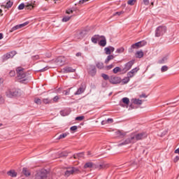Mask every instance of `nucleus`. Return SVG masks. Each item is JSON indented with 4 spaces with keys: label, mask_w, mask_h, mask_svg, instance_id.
<instances>
[{
    "label": "nucleus",
    "mask_w": 179,
    "mask_h": 179,
    "mask_svg": "<svg viewBox=\"0 0 179 179\" xmlns=\"http://www.w3.org/2000/svg\"><path fill=\"white\" fill-rule=\"evenodd\" d=\"M167 62V57H164L162 59L159 60V64H166Z\"/></svg>",
    "instance_id": "nucleus-40"
},
{
    "label": "nucleus",
    "mask_w": 179,
    "mask_h": 179,
    "mask_svg": "<svg viewBox=\"0 0 179 179\" xmlns=\"http://www.w3.org/2000/svg\"><path fill=\"white\" fill-rule=\"evenodd\" d=\"M124 104L127 106V108H128V105L129 104V99L128 97L122 98V101L120 102V107H125Z\"/></svg>",
    "instance_id": "nucleus-14"
},
{
    "label": "nucleus",
    "mask_w": 179,
    "mask_h": 179,
    "mask_svg": "<svg viewBox=\"0 0 179 179\" xmlns=\"http://www.w3.org/2000/svg\"><path fill=\"white\" fill-rule=\"evenodd\" d=\"M71 114V109H65L60 111V115L62 117H66V115H69Z\"/></svg>",
    "instance_id": "nucleus-19"
},
{
    "label": "nucleus",
    "mask_w": 179,
    "mask_h": 179,
    "mask_svg": "<svg viewBox=\"0 0 179 179\" xmlns=\"http://www.w3.org/2000/svg\"><path fill=\"white\" fill-rule=\"evenodd\" d=\"M101 36L100 35H94V36H92L91 38V41L92 43H93L94 44H97V41H99V40H100Z\"/></svg>",
    "instance_id": "nucleus-17"
},
{
    "label": "nucleus",
    "mask_w": 179,
    "mask_h": 179,
    "mask_svg": "<svg viewBox=\"0 0 179 179\" xmlns=\"http://www.w3.org/2000/svg\"><path fill=\"white\" fill-rule=\"evenodd\" d=\"M59 157H66L68 156V152L64 151L59 153Z\"/></svg>",
    "instance_id": "nucleus-39"
},
{
    "label": "nucleus",
    "mask_w": 179,
    "mask_h": 179,
    "mask_svg": "<svg viewBox=\"0 0 179 179\" xmlns=\"http://www.w3.org/2000/svg\"><path fill=\"white\" fill-rule=\"evenodd\" d=\"M71 89L72 88H69L66 90H64L63 94H64L65 96H69V94L71 93Z\"/></svg>",
    "instance_id": "nucleus-43"
},
{
    "label": "nucleus",
    "mask_w": 179,
    "mask_h": 179,
    "mask_svg": "<svg viewBox=\"0 0 179 179\" xmlns=\"http://www.w3.org/2000/svg\"><path fill=\"white\" fill-rule=\"evenodd\" d=\"M116 57H117V55H109L105 59V64L107 65V64H108V62H110V61H111V59H114V58H115Z\"/></svg>",
    "instance_id": "nucleus-20"
},
{
    "label": "nucleus",
    "mask_w": 179,
    "mask_h": 179,
    "mask_svg": "<svg viewBox=\"0 0 179 179\" xmlns=\"http://www.w3.org/2000/svg\"><path fill=\"white\" fill-rule=\"evenodd\" d=\"M24 8H26V3H21L19 6H18V10H23V9H24Z\"/></svg>",
    "instance_id": "nucleus-36"
},
{
    "label": "nucleus",
    "mask_w": 179,
    "mask_h": 179,
    "mask_svg": "<svg viewBox=\"0 0 179 179\" xmlns=\"http://www.w3.org/2000/svg\"><path fill=\"white\" fill-rule=\"evenodd\" d=\"M19 29H20V28H19V24H17V25L11 28V29L10 30V33H12L13 31H15V30H19Z\"/></svg>",
    "instance_id": "nucleus-42"
},
{
    "label": "nucleus",
    "mask_w": 179,
    "mask_h": 179,
    "mask_svg": "<svg viewBox=\"0 0 179 179\" xmlns=\"http://www.w3.org/2000/svg\"><path fill=\"white\" fill-rule=\"evenodd\" d=\"M179 160V157L176 156L174 159H173V162L174 163H177V162H178Z\"/></svg>",
    "instance_id": "nucleus-62"
},
{
    "label": "nucleus",
    "mask_w": 179,
    "mask_h": 179,
    "mask_svg": "<svg viewBox=\"0 0 179 179\" xmlns=\"http://www.w3.org/2000/svg\"><path fill=\"white\" fill-rule=\"evenodd\" d=\"M14 75H15V71H10V76H13Z\"/></svg>",
    "instance_id": "nucleus-64"
},
{
    "label": "nucleus",
    "mask_w": 179,
    "mask_h": 179,
    "mask_svg": "<svg viewBox=\"0 0 179 179\" xmlns=\"http://www.w3.org/2000/svg\"><path fill=\"white\" fill-rule=\"evenodd\" d=\"M115 134L117 135V136H118V138H122L127 135V132H124L121 130H117V131H115Z\"/></svg>",
    "instance_id": "nucleus-18"
},
{
    "label": "nucleus",
    "mask_w": 179,
    "mask_h": 179,
    "mask_svg": "<svg viewBox=\"0 0 179 179\" xmlns=\"http://www.w3.org/2000/svg\"><path fill=\"white\" fill-rule=\"evenodd\" d=\"M147 137H148V134L146 132H142V133L136 134V136H134V139H136V141H141L142 139H145V138H147Z\"/></svg>",
    "instance_id": "nucleus-13"
},
{
    "label": "nucleus",
    "mask_w": 179,
    "mask_h": 179,
    "mask_svg": "<svg viewBox=\"0 0 179 179\" xmlns=\"http://www.w3.org/2000/svg\"><path fill=\"white\" fill-rule=\"evenodd\" d=\"M29 21H27L22 24H18V27L20 29H23V27H25V26H27V24H29Z\"/></svg>",
    "instance_id": "nucleus-41"
},
{
    "label": "nucleus",
    "mask_w": 179,
    "mask_h": 179,
    "mask_svg": "<svg viewBox=\"0 0 179 179\" xmlns=\"http://www.w3.org/2000/svg\"><path fill=\"white\" fill-rule=\"evenodd\" d=\"M93 167V162H87L84 165V169H92Z\"/></svg>",
    "instance_id": "nucleus-26"
},
{
    "label": "nucleus",
    "mask_w": 179,
    "mask_h": 179,
    "mask_svg": "<svg viewBox=\"0 0 179 179\" xmlns=\"http://www.w3.org/2000/svg\"><path fill=\"white\" fill-rule=\"evenodd\" d=\"M83 156H84L83 152H80V153H77V154L73 155V157L75 159H80V158L83 157Z\"/></svg>",
    "instance_id": "nucleus-25"
},
{
    "label": "nucleus",
    "mask_w": 179,
    "mask_h": 179,
    "mask_svg": "<svg viewBox=\"0 0 179 179\" xmlns=\"http://www.w3.org/2000/svg\"><path fill=\"white\" fill-rule=\"evenodd\" d=\"M125 51V49L124 48H117L115 51L117 54H122V52H124Z\"/></svg>",
    "instance_id": "nucleus-44"
},
{
    "label": "nucleus",
    "mask_w": 179,
    "mask_h": 179,
    "mask_svg": "<svg viewBox=\"0 0 179 179\" xmlns=\"http://www.w3.org/2000/svg\"><path fill=\"white\" fill-rule=\"evenodd\" d=\"M57 63L58 65L62 66L65 64V59H63L62 57H58L57 59Z\"/></svg>",
    "instance_id": "nucleus-22"
},
{
    "label": "nucleus",
    "mask_w": 179,
    "mask_h": 179,
    "mask_svg": "<svg viewBox=\"0 0 179 179\" xmlns=\"http://www.w3.org/2000/svg\"><path fill=\"white\" fill-rule=\"evenodd\" d=\"M79 169L77 167H72L71 169L66 170L64 173L65 177H69V176H72L74 173H79Z\"/></svg>",
    "instance_id": "nucleus-7"
},
{
    "label": "nucleus",
    "mask_w": 179,
    "mask_h": 179,
    "mask_svg": "<svg viewBox=\"0 0 179 179\" xmlns=\"http://www.w3.org/2000/svg\"><path fill=\"white\" fill-rule=\"evenodd\" d=\"M68 135H69V133L62 134L58 136L57 139H64V138H66Z\"/></svg>",
    "instance_id": "nucleus-31"
},
{
    "label": "nucleus",
    "mask_w": 179,
    "mask_h": 179,
    "mask_svg": "<svg viewBox=\"0 0 179 179\" xmlns=\"http://www.w3.org/2000/svg\"><path fill=\"white\" fill-rule=\"evenodd\" d=\"M139 97L141 99H146V97H148V96L146 95V94H142L141 95L139 96Z\"/></svg>",
    "instance_id": "nucleus-61"
},
{
    "label": "nucleus",
    "mask_w": 179,
    "mask_h": 179,
    "mask_svg": "<svg viewBox=\"0 0 179 179\" xmlns=\"http://www.w3.org/2000/svg\"><path fill=\"white\" fill-rule=\"evenodd\" d=\"M34 103H36V104H41V100L40 99H34Z\"/></svg>",
    "instance_id": "nucleus-55"
},
{
    "label": "nucleus",
    "mask_w": 179,
    "mask_h": 179,
    "mask_svg": "<svg viewBox=\"0 0 179 179\" xmlns=\"http://www.w3.org/2000/svg\"><path fill=\"white\" fill-rule=\"evenodd\" d=\"M130 80H131V79L129 78L128 77H124L122 80V85H127V83H128Z\"/></svg>",
    "instance_id": "nucleus-28"
},
{
    "label": "nucleus",
    "mask_w": 179,
    "mask_h": 179,
    "mask_svg": "<svg viewBox=\"0 0 179 179\" xmlns=\"http://www.w3.org/2000/svg\"><path fill=\"white\" fill-rule=\"evenodd\" d=\"M107 82H106V81H103V83H102V87H107Z\"/></svg>",
    "instance_id": "nucleus-63"
},
{
    "label": "nucleus",
    "mask_w": 179,
    "mask_h": 179,
    "mask_svg": "<svg viewBox=\"0 0 179 179\" xmlns=\"http://www.w3.org/2000/svg\"><path fill=\"white\" fill-rule=\"evenodd\" d=\"M36 8V1H31L25 3V8L28 10H31V9H34Z\"/></svg>",
    "instance_id": "nucleus-11"
},
{
    "label": "nucleus",
    "mask_w": 179,
    "mask_h": 179,
    "mask_svg": "<svg viewBox=\"0 0 179 179\" xmlns=\"http://www.w3.org/2000/svg\"><path fill=\"white\" fill-rule=\"evenodd\" d=\"M62 22H69V20H71V17L69 16H65L62 18Z\"/></svg>",
    "instance_id": "nucleus-49"
},
{
    "label": "nucleus",
    "mask_w": 179,
    "mask_h": 179,
    "mask_svg": "<svg viewBox=\"0 0 179 179\" xmlns=\"http://www.w3.org/2000/svg\"><path fill=\"white\" fill-rule=\"evenodd\" d=\"M31 59L33 61H37V59H40V56L38 55L31 56Z\"/></svg>",
    "instance_id": "nucleus-48"
},
{
    "label": "nucleus",
    "mask_w": 179,
    "mask_h": 179,
    "mask_svg": "<svg viewBox=\"0 0 179 179\" xmlns=\"http://www.w3.org/2000/svg\"><path fill=\"white\" fill-rule=\"evenodd\" d=\"M58 100H59V97L58 96H55L53 98V101H55V103H57V101H58Z\"/></svg>",
    "instance_id": "nucleus-60"
},
{
    "label": "nucleus",
    "mask_w": 179,
    "mask_h": 179,
    "mask_svg": "<svg viewBox=\"0 0 179 179\" xmlns=\"http://www.w3.org/2000/svg\"><path fill=\"white\" fill-rule=\"evenodd\" d=\"M16 72H17V76L20 79H23L26 78V74L24 73V72H23V68L17 67L16 69Z\"/></svg>",
    "instance_id": "nucleus-10"
},
{
    "label": "nucleus",
    "mask_w": 179,
    "mask_h": 179,
    "mask_svg": "<svg viewBox=\"0 0 179 179\" xmlns=\"http://www.w3.org/2000/svg\"><path fill=\"white\" fill-rule=\"evenodd\" d=\"M136 58H142L143 57V52L141 51H137L136 53Z\"/></svg>",
    "instance_id": "nucleus-29"
},
{
    "label": "nucleus",
    "mask_w": 179,
    "mask_h": 179,
    "mask_svg": "<svg viewBox=\"0 0 179 179\" xmlns=\"http://www.w3.org/2000/svg\"><path fill=\"white\" fill-rule=\"evenodd\" d=\"M135 141V136H131L130 138H127L124 141L119 143L117 146L120 148L121 146H124V145H129V143H134Z\"/></svg>",
    "instance_id": "nucleus-8"
},
{
    "label": "nucleus",
    "mask_w": 179,
    "mask_h": 179,
    "mask_svg": "<svg viewBox=\"0 0 179 179\" xmlns=\"http://www.w3.org/2000/svg\"><path fill=\"white\" fill-rule=\"evenodd\" d=\"M87 71L90 76H96V73H97L96 66L93 64H90L87 69Z\"/></svg>",
    "instance_id": "nucleus-4"
},
{
    "label": "nucleus",
    "mask_w": 179,
    "mask_h": 179,
    "mask_svg": "<svg viewBox=\"0 0 179 179\" xmlns=\"http://www.w3.org/2000/svg\"><path fill=\"white\" fill-rule=\"evenodd\" d=\"M133 103L134 104H136L137 106H141V104H142V100L134 99H133Z\"/></svg>",
    "instance_id": "nucleus-27"
},
{
    "label": "nucleus",
    "mask_w": 179,
    "mask_h": 179,
    "mask_svg": "<svg viewBox=\"0 0 179 179\" xmlns=\"http://www.w3.org/2000/svg\"><path fill=\"white\" fill-rule=\"evenodd\" d=\"M8 176L10 177H17V173L15 171V170H10L7 172Z\"/></svg>",
    "instance_id": "nucleus-21"
},
{
    "label": "nucleus",
    "mask_w": 179,
    "mask_h": 179,
    "mask_svg": "<svg viewBox=\"0 0 179 179\" xmlns=\"http://www.w3.org/2000/svg\"><path fill=\"white\" fill-rule=\"evenodd\" d=\"M22 174H24V176H25V177H29L30 176V171H29V170L27 169V168H23L22 169Z\"/></svg>",
    "instance_id": "nucleus-23"
},
{
    "label": "nucleus",
    "mask_w": 179,
    "mask_h": 179,
    "mask_svg": "<svg viewBox=\"0 0 179 179\" xmlns=\"http://www.w3.org/2000/svg\"><path fill=\"white\" fill-rule=\"evenodd\" d=\"M96 66L98 69H103L104 68V64L103 62H98L96 64Z\"/></svg>",
    "instance_id": "nucleus-24"
},
{
    "label": "nucleus",
    "mask_w": 179,
    "mask_h": 179,
    "mask_svg": "<svg viewBox=\"0 0 179 179\" xmlns=\"http://www.w3.org/2000/svg\"><path fill=\"white\" fill-rule=\"evenodd\" d=\"M12 6H13V1H8L6 4L5 8L9 9V8H12Z\"/></svg>",
    "instance_id": "nucleus-30"
},
{
    "label": "nucleus",
    "mask_w": 179,
    "mask_h": 179,
    "mask_svg": "<svg viewBox=\"0 0 179 179\" xmlns=\"http://www.w3.org/2000/svg\"><path fill=\"white\" fill-rule=\"evenodd\" d=\"M101 38L102 39L98 43L99 45H100V47H106V45H107V39L106 38V36L102 35L101 36Z\"/></svg>",
    "instance_id": "nucleus-15"
},
{
    "label": "nucleus",
    "mask_w": 179,
    "mask_h": 179,
    "mask_svg": "<svg viewBox=\"0 0 179 179\" xmlns=\"http://www.w3.org/2000/svg\"><path fill=\"white\" fill-rule=\"evenodd\" d=\"M45 71H48V66H45L42 69L38 70V72H45Z\"/></svg>",
    "instance_id": "nucleus-54"
},
{
    "label": "nucleus",
    "mask_w": 179,
    "mask_h": 179,
    "mask_svg": "<svg viewBox=\"0 0 179 179\" xmlns=\"http://www.w3.org/2000/svg\"><path fill=\"white\" fill-rule=\"evenodd\" d=\"M122 13H124V11H119V12H116L113 14V16H121V15H122Z\"/></svg>",
    "instance_id": "nucleus-53"
},
{
    "label": "nucleus",
    "mask_w": 179,
    "mask_h": 179,
    "mask_svg": "<svg viewBox=\"0 0 179 179\" xmlns=\"http://www.w3.org/2000/svg\"><path fill=\"white\" fill-rule=\"evenodd\" d=\"M139 71V67H135L134 69H131L130 71V72L133 74V75H136V73H138V71Z\"/></svg>",
    "instance_id": "nucleus-35"
},
{
    "label": "nucleus",
    "mask_w": 179,
    "mask_h": 179,
    "mask_svg": "<svg viewBox=\"0 0 179 179\" xmlns=\"http://www.w3.org/2000/svg\"><path fill=\"white\" fill-rule=\"evenodd\" d=\"M104 51H105V54H106V55H111V50L109 47L105 48Z\"/></svg>",
    "instance_id": "nucleus-37"
},
{
    "label": "nucleus",
    "mask_w": 179,
    "mask_h": 179,
    "mask_svg": "<svg viewBox=\"0 0 179 179\" xmlns=\"http://www.w3.org/2000/svg\"><path fill=\"white\" fill-rule=\"evenodd\" d=\"M101 76L103 77L104 80H108L110 79V77L108 76V75H107L106 73H102Z\"/></svg>",
    "instance_id": "nucleus-46"
},
{
    "label": "nucleus",
    "mask_w": 179,
    "mask_h": 179,
    "mask_svg": "<svg viewBox=\"0 0 179 179\" xmlns=\"http://www.w3.org/2000/svg\"><path fill=\"white\" fill-rule=\"evenodd\" d=\"M136 48H138L135 45V43H134L131 45V47L129 48L128 51H129V52H132L134 51V50H135Z\"/></svg>",
    "instance_id": "nucleus-38"
},
{
    "label": "nucleus",
    "mask_w": 179,
    "mask_h": 179,
    "mask_svg": "<svg viewBox=\"0 0 179 179\" xmlns=\"http://www.w3.org/2000/svg\"><path fill=\"white\" fill-rule=\"evenodd\" d=\"M3 103H5V99H3L2 95H0V104H3Z\"/></svg>",
    "instance_id": "nucleus-56"
},
{
    "label": "nucleus",
    "mask_w": 179,
    "mask_h": 179,
    "mask_svg": "<svg viewBox=\"0 0 179 179\" xmlns=\"http://www.w3.org/2000/svg\"><path fill=\"white\" fill-rule=\"evenodd\" d=\"M85 119V116H78L76 117V121H83Z\"/></svg>",
    "instance_id": "nucleus-52"
},
{
    "label": "nucleus",
    "mask_w": 179,
    "mask_h": 179,
    "mask_svg": "<svg viewBox=\"0 0 179 179\" xmlns=\"http://www.w3.org/2000/svg\"><path fill=\"white\" fill-rule=\"evenodd\" d=\"M113 68H114V65L113 64H110L108 66H106V69L108 71H110V69H113Z\"/></svg>",
    "instance_id": "nucleus-57"
},
{
    "label": "nucleus",
    "mask_w": 179,
    "mask_h": 179,
    "mask_svg": "<svg viewBox=\"0 0 179 179\" xmlns=\"http://www.w3.org/2000/svg\"><path fill=\"white\" fill-rule=\"evenodd\" d=\"M75 71H76V69H73L72 67H69V66H66V67L63 68V69H62V71L64 73H73V72H75Z\"/></svg>",
    "instance_id": "nucleus-16"
},
{
    "label": "nucleus",
    "mask_w": 179,
    "mask_h": 179,
    "mask_svg": "<svg viewBox=\"0 0 179 179\" xmlns=\"http://www.w3.org/2000/svg\"><path fill=\"white\" fill-rule=\"evenodd\" d=\"M15 54H16V51L15 50L8 52L3 55L2 59L3 62L8 61V59H10V58H13Z\"/></svg>",
    "instance_id": "nucleus-6"
},
{
    "label": "nucleus",
    "mask_w": 179,
    "mask_h": 179,
    "mask_svg": "<svg viewBox=\"0 0 179 179\" xmlns=\"http://www.w3.org/2000/svg\"><path fill=\"white\" fill-rule=\"evenodd\" d=\"M121 81H122L121 78L117 76H112L109 79V82L112 85H118L121 83Z\"/></svg>",
    "instance_id": "nucleus-9"
},
{
    "label": "nucleus",
    "mask_w": 179,
    "mask_h": 179,
    "mask_svg": "<svg viewBox=\"0 0 179 179\" xmlns=\"http://www.w3.org/2000/svg\"><path fill=\"white\" fill-rule=\"evenodd\" d=\"M167 71H169V66H163L161 68V72H167Z\"/></svg>",
    "instance_id": "nucleus-45"
},
{
    "label": "nucleus",
    "mask_w": 179,
    "mask_h": 179,
    "mask_svg": "<svg viewBox=\"0 0 179 179\" xmlns=\"http://www.w3.org/2000/svg\"><path fill=\"white\" fill-rule=\"evenodd\" d=\"M78 129V126H72L70 128V131H76Z\"/></svg>",
    "instance_id": "nucleus-59"
},
{
    "label": "nucleus",
    "mask_w": 179,
    "mask_h": 179,
    "mask_svg": "<svg viewBox=\"0 0 179 179\" xmlns=\"http://www.w3.org/2000/svg\"><path fill=\"white\" fill-rule=\"evenodd\" d=\"M141 48V47H145V45H146L148 44V42H146V41H139V42H137Z\"/></svg>",
    "instance_id": "nucleus-34"
},
{
    "label": "nucleus",
    "mask_w": 179,
    "mask_h": 179,
    "mask_svg": "<svg viewBox=\"0 0 179 179\" xmlns=\"http://www.w3.org/2000/svg\"><path fill=\"white\" fill-rule=\"evenodd\" d=\"M105 167H106V165H104V164H99L97 166V169H99V170H101V169H104Z\"/></svg>",
    "instance_id": "nucleus-58"
},
{
    "label": "nucleus",
    "mask_w": 179,
    "mask_h": 179,
    "mask_svg": "<svg viewBox=\"0 0 179 179\" xmlns=\"http://www.w3.org/2000/svg\"><path fill=\"white\" fill-rule=\"evenodd\" d=\"M73 12H76V8H71L66 10V13H67V15H71Z\"/></svg>",
    "instance_id": "nucleus-32"
},
{
    "label": "nucleus",
    "mask_w": 179,
    "mask_h": 179,
    "mask_svg": "<svg viewBox=\"0 0 179 179\" xmlns=\"http://www.w3.org/2000/svg\"><path fill=\"white\" fill-rule=\"evenodd\" d=\"M134 76H135L134 74H133V73H131V71H129L127 73V78L129 79H131V78H134Z\"/></svg>",
    "instance_id": "nucleus-51"
},
{
    "label": "nucleus",
    "mask_w": 179,
    "mask_h": 179,
    "mask_svg": "<svg viewBox=\"0 0 179 179\" xmlns=\"http://www.w3.org/2000/svg\"><path fill=\"white\" fill-rule=\"evenodd\" d=\"M136 2V0H129L127 1L128 5H131V6H133V5H135V3Z\"/></svg>",
    "instance_id": "nucleus-47"
},
{
    "label": "nucleus",
    "mask_w": 179,
    "mask_h": 179,
    "mask_svg": "<svg viewBox=\"0 0 179 179\" xmlns=\"http://www.w3.org/2000/svg\"><path fill=\"white\" fill-rule=\"evenodd\" d=\"M48 176V171L46 169H41L36 172L35 179H47Z\"/></svg>",
    "instance_id": "nucleus-2"
},
{
    "label": "nucleus",
    "mask_w": 179,
    "mask_h": 179,
    "mask_svg": "<svg viewBox=\"0 0 179 179\" xmlns=\"http://www.w3.org/2000/svg\"><path fill=\"white\" fill-rule=\"evenodd\" d=\"M43 103H44V104H50V103H51V100L48 99H43Z\"/></svg>",
    "instance_id": "nucleus-50"
},
{
    "label": "nucleus",
    "mask_w": 179,
    "mask_h": 179,
    "mask_svg": "<svg viewBox=\"0 0 179 179\" xmlns=\"http://www.w3.org/2000/svg\"><path fill=\"white\" fill-rule=\"evenodd\" d=\"M122 69H121V67L117 66L113 69V73H118V72H121Z\"/></svg>",
    "instance_id": "nucleus-33"
},
{
    "label": "nucleus",
    "mask_w": 179,
    "mask_h": 179,
    "mask_svg": "<svg viewBox=\"0 0 179 179\" xmlns=\"http://www.w3.org/2000/svg\"><path fill=\"white\" fill-rule=\"evenodd\" d=\"M167 31V27L166 26H159L155 29V37H162V36L166 34Z\"/></svg>",
    "instance_id": "nucleus-3"
},
{
    "label": "nucleus",
    "mask_w": 179,
    "mask_h": 179,
    "mask_svg": "<svg viewBox=\"0 0 179 179\" xmlns=\"http://www.w3.org/2000/svg\"><path fill=\"white\" fill-rule=\"evenodd\" d=\"M6 96L10 99L17 97V96H20V90L17 88L9 89L6 92Z\"/></svg>",
    "instance_id": "nucleus-1"
},
{
    "label": "nucleus",
    "mask_w": 179,
    "mask_h": 179,
    "mask_svg": "<svg viewBox=\"0 0 179 179\" xmlns=\"http://www.w3.org/2000/svg\"><path fill=\"white\" fill-rule=\"evenodd\" d=\"M85 90H86V85L83 83L80 87L77 90V91L74 93L75 96H79V94H82V93H85Z\"/></svg>",
    "instance_id": "nucleus-12"
},
{
    "label": "nucleus",
    "mask_w": 179,
    "mask_h": 179,
    "mask_svg": "<svg viewBox=\"0 0 179 179\" xmlns=\"http://www.w3.org/2000/svg\"><path fill=\"white\" fill-rule=\"evenodd\" d=\"M134 64H135V60L134 59L130 60L129 62L124 64V68L122 69L123 72H124V73L128 72V71H129V69L132 68V66H134Z\"/></svg>",
    "instance_id": "nucleus-5"
}]
</instances>
